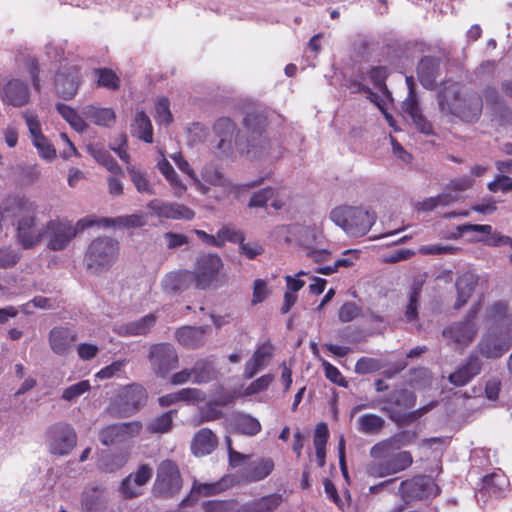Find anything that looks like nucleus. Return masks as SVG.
<instances>
[{
    "label": "nucleus",
    "instance_id": "obj_31",
    "mask_svg": "<svg viewBox=\"0 0 512 512\" xmlns=\"http://www.w3.org/2000/svg\"><path fill=\"white\" fill-rule=\"evenodd\" d=\"M157 168L167 181L170 189L173 192V195L177 198H182L187 192V186L177 174L170 162L163 157L158 161Z\"/></svg>",
    "mask_w": 512,
    "mask_h": 512
},
{
    "label": "nucleus",
    "instance_id": "obj_50",
    "mask_svg": "<svg viewBox=\"0 0 512 512\" xmlns=\"http://www.w3.org/2000/svg\"><path fill=\"white\" fill-rule=\"evenodd\" d=\"M437 63L434 59L424 58L418 65V77L423 86L430 88L436 80Z\"/></svg>",
    "mask_w": 512,
    "mask_h": 512
},
{
    "label": "nucleus",
    "instance_id": "obj_18",
    "mask_svg": "<svg viewBox=\"0 0 512 512\" xmlns=\"http://www.w3.org/2000/svg\"><path fill=\"white\" fill-rule=\"evenodd\" d=\"M478 313V308H473L465 321L455 323L444 330V336L455 344L456 347L469 345L474 339L477 327L474 319Z\"/></svg>",
    "mask_w": 512,
    "mask_h": 512
},
{
    "label": "nucleus",
    "instance_id": "obj_57",
    "mask_svg": "<svg viewBox=\"0 0 512 512\" xmlns=\"http://www.w3.org/2000/svg\"><path fill=\"white\" fill-rule=\"evenodd\" d=\"M90 389V382L88 380H82L64 389L62 393V399L68 402L75 401Z\"/></svg>",
    "mask_w": 512,
    "mask_h": 512
},
{
    "label": "nucleus",
    "instance_id": "obj_38",
    "mask_svg": "<svg viewBox=\"0 0 512 512\" xmlns=\"http://www.w3.org/2000/svg\"><path fill=\"white\" fill-rule=\"evenodd\" d=\"M477 283L476 276L471 272L460 275L456 281L457 299L455 308L459 309L465 305L470 298Z\"/></svg>",
    "mask_w": 512,
    "mask_h": 512
},
{
    "label": "nucleus",
    "instance_id": "obj_46",
    "mask_svg": "<svg viewBox=\"0 0 512 512\" xmlns=\"http://www.w3.org/2000/svg\"><path fill=\"white\" fill-rule=\"evenodd\" d=\"M132 133L139 139L150 143L153 140V128L149 117L143 112L139 111L135 115L132 124Z\"/></svg>",
    "mask_w": 512,
    "mask_h": 512
},
{
    "label": "nucleus",
    "instance_id": "obj_47",
    "mask_svg": "<svg viewBox=\"0 0 512 512\" xmlns=\"http://www.w3.org/2000/svg\"><path fill=\"white\" fill-rule=\"evenodd\" d=\"M480 371V363L477 359H470V361L463 367L459 368L456 372L449 376V380L456 386L465 385L472 377L477 375Z\"/></svg>",
    "mask_w": 512,
    "mask_h": 512
},
{
    "label": "nucleus",
    "instance_id": "obj_59",
    "mask_svg": "<svg viewBox=\"0 0 512 512\" xmlns=\"http://www.w3.org/2000/svg\"><path fill=\"white\" fill-rule=\"evenodd\" d=\"M273 379L274 377L271 374H266L257 378L245 388L242 395L250 396L266 390L269 387V385L273 382Z\"/></svg>",
    "mask_w": 512,
    "mask_h": 512
},
{
    "label": "nucleus",
    "instance_id": "obj_55",
    "mask_svg": "<svg viewBox=\"0 0 512 512\" xmlns=\"http://www.w3.org/2000/svg\"><path fill=\"white\" fill-rule=\"evenodd\" d=\"M243 235V232L234 225H224L216 233L217 243H219L218 248L223 247L226 242L239 243Z\"/></svg>",
    "mask_w": 512,
    "mask_h": 512
},
{
    "label": "nucleus",
    "instance_id": "obj_42",
    "mask_svg": "<svg viewBox=\"0 0 512 512\" xmlns=\"http://www.w3.org/2000/svg\"><path fill=\"white\" fill-rule=\"evenodd\" d=\"M270 358V349L266 345L259 346L252 357L245 364L243 376L246 379L254 377L266 364Z\"/></svg>",
    "mask_w": 512,
    "mask_h": 512
},
{
    "label": "nucleus",
    "instance_id": "obj_43",
    "mask_svg": "<svg viewBox=\"0 0 512 512\" xmlns=\"http://www.w3.org/2000/svg\"><path fill=\"white\" fill-rule=\"evenodd\" d=\"M234 129V123L229 118H221L214 125L215 133L219 137L217 148L223 153L231 150Z\"/></svg>",
    "mask_w": 512,
    "mask_h": 512
},
{
    "label": "nucleus",
    "instance_id": "obj_51",
    "mask_svg": "<svg viewBox=\"0 0 512 512\" xmlns=\"http://www.w3.org/2000/svg\"><path fill=\"white\" fill-rule=\"evenodd\" d=\"M58 113L70 124L77 132H84L87 129L85 120L73 108L65 104H57Z\"/></svg>",
    "mask_w": 512,
    "mask_h": 512
},
{
    "label": "nucleus",
    "instance_id": "obj_30",
    "mask_svg": "<svg viewBox=\"0 0 512 512\" xmlns=\"http://www.w3.org/2000/svg\"><path fill=\"white\" fill-rule=\"evenodd\" d=\"M217 437L208 428H202L195 433L191 442V451L197 456H205L210 454L217 447Z\"/></svg>",
    "mask_w": 512,
    "mask_h": 512
},
{
    "label": "nucleus",
    "instance_id": "obj_4",
    "mask_svg": "<svg viewBox=\"0 0 512 512\" xmlns=\"http://www.w3.org/2000/svg\"><path fill=\"white\" fill-rule=\"evenodd\" d=\"M199 180L206 191L197 192L216 202H223L230 198L238 199L261 182L236 183L212 165H206L201 169Z\"/></svg>",
    "mask_w": 512,
    "mask_h": 512
},
{
    "label": "nucleus",
    "instance_id": "obj_54",
    "mask_svg": "<svg viewBox=\"0 0 512 512\" xmlns=\"http://www.w3.org/2000/svg\"><path fill=\"white\" fill-rule=\"evenodd\" d=\"M193 383H207L215 377V370L212 362L207 360L198 361L192 368Z\"/></svg>",
    "mask_w": 512,
    "mask_h": 512
},
{
    "label": "nucleus",
    "instance_id": "obj_52",
    "mask_svg": "<svg viewBox=\"0 0 512 512\" xmlns=\"http://www.w3.org/2000/svg\"><path fill=\"white\" fill-rule=\"evenodd\" d=\"M127 170L133 185L139 193L147 195H153L155 193L145 172L135 166H128Z\"/></svg>",
    "mask_w": 512,
    "mask_h": 512
},
{
    "label": "nucleus",
    "instance_id": "obj_19",
    "mask_svg": "<svg viewBox=\"0 0 512 512\" xmlns=\"http://www.w3.org/2000/svg\"><path fill=\"white\" fill-rule=\"evenodd\" d=\"M181 487V479L177 466L171 461H163L157 471L154 490L157 494L170 495Z\"/></svg>",
    "mask_w": 512,
    "mask_h": 512
},
{
    "label": "nucleus",
    "instance_id": "obj_13",
    "mask_svg": "<svg viewBox=\"0 0 512 512\" xmlns=\"http://www.w3.org/2000/svg\"><path fill=\"white\" fill-rule=\"evenodd\" d=\"M45 441L50 453L64 456L76 446L77 436L70 425L58 423L46 431Z\"/></svg>",
    "mask_w": 512,
    "mask_h": 512
},
{
    "label": "nucleus",
    "instance_id": "obj_21",
    "mask_svg": "<svg viewBox=\"0 0 512 512\" xmlns=\"http://www.w3.org/2000/svg\"><path fill=\"white\" fill-rule=\"evenodd\" d=\"M79 83V71L75 65L62 66L56 74V91L64 99H72L76 95Z\"/></svg>",
    "mask_w": 512,
    "mask_h": 512
},
{
    "label": "nucleus",
    "instance_id": "obj_14",
    "mask_svg": "<svg viewBox=\"0 0 512 512\" xmlns=\"http://www.w3.org/2000/svg\"><path fill=\"white\" fill-rule=\"evenodd\" d=\"M22 117L28 128L31 142L36 148L37 153L41 159L47 162H52L56 158V149L50 140L42 133L41 123L36 114L26 111Z\"/></svg>",
    "mask_w": 512,
    "mask_h": 512
},
{
    "label": "nucleus",
    "instance_id": "obj_23",
    "mask_svg": "<svg viewBox=\"0 0 512 512\" xmlns=\"http://www.w3.org/2000/svg\"><path fill=\"white\" fill-rule=\"evenodd\" d=\"M205 400L206 395L202 390L197 388H184L159 397L158 403L161 407H169L178 403L199 405Z\"/></svg>",
    "mask_w": 512,
    "mask_h": 512
},
{
    "label": "nucleus",
    "instance_id": "obj_34",
    "mask_svg": "<svg viewBox=\"0 0 512 512\" xmlns=\"http://www.w3.org/2000/svg\"><path fill=\"white\" fill-rule=\"evenodd\" d=\"M402 107H403V110L411 117L416 128L421 133L426 134V135H429L432 133V126L422 116L420 109L418 107L416 96L414 95V93L411 89L409 91V95L403 101Z\"/></svg>",
    "mask_w": 512,
    "mask_h": 512
},
{
    "label": "nucleus",
    "instance_id": "obj_9",
    "mask_svg": "<svg viewBox=\"0 0 512 512\" xmlns=\"http://www.w3.org/2000/svg\"><path fill=\"white\" fill-rule=\"evenodd\" d=\"M96 226V217L87 216L72 224L68 220L54 219L46 222L47 246L54 251L65 249L71 240L88 227Z\"/></svg>",
    "mask_w": 512,
    "mask_h": 512
},
{
    "label": "nucleus",
    "instance_id": "obj_1",
    "mask_svg": "<svg viewBox=\"0 0 512 512\" xmlns=\"http://www.w3.org/2000/svg\"><path fill=\"white\" fill-rule=\"evenodd\" d=\"M484 323L491 330L481 340L479 349L487 358H498L509 348L512 340V313L506 303L499 301L485 311Z\"/></svg>",
    "mask_w": 512,
    "mask_h": 512
},
{
    "label": "nucleus",
    "instance_id": "obj_32",
    "mask_svg": "<svg viewBox=\"0 0 512 512\" xmlns=\"http://www.w3.org/2000/svg\"><path fill=\"white\" fill-rule=\"evenodd\" d=\"M508 487V479L501 472H493L490 475H487L482 480V488L477 493L478 501L483 498L486 494L499 497Z\"/></svg>",
    "mask_w": 512,
    "mask_h": 512
},
{
    "label": "nucleus",
    "instance_id": "obj_5",
    "mask_svg": "<svg viewBox=\"0 0 512 512\" xmlns=\"http://www.w3.org/2000/svg\"><path fill=\"white\" fill-rule=\"evenodd\" d=\"M386 77L387 70L385 67H374L366 73L361 72L359 79H351L348 88L353 93H366L367 98L383 113L388 125L395 127L394 118L386 111V106L391 101V94L385 85Z\"/></svg>",
    "mask_w": 512,
    "mask_h": 512
},
{
    "label": "nucleus",
    "instance_id": "obj_33",
    "mask_svg": "<svg viewBox=\"0 0 512 512\" xmlns=\"http://www.w3.org/2000/svg\"><path fill=\"white\" fill-rule=\"evenodd\" d=\"M82 115L91 123L104 127L111 126L116 120V115L113 109L100 107L94 104L84 106L82 108Z\"/></svg>",
    "mask_w": 512,
    "mask_h": 512
},
{
    "label": "nucleus",
    "instance_id": "obj_37",
    "mask_svg": "<svg viewBox=\"0 0 512 512\" xmlns=\"http://www.w3.org/2000/svg\"><path fill=\"white\" fill-rule=\"evenodd\" d=\"M228 481L229 480L226 478H223L221 481L215 483H198L195 481L190 495L183 500V504L189 505L190 503L196 501L199 496H207L220 493L232 484L228 483Z\"/></svg>",
    "mask_w": 512,
    "mask_h": 512
},
{
    "label": "nucleus",
    "instance_id": "obj_35",
    "mask_svg": "<svg viewBox=\"0 0 512 512\" xmlns=\"http://www.w3.org/2000/svg\"><path fill=\"white\" fill-rule=\"evenodd\" d=\"M208 331L209 328L206 326H185L176 331V338L183 346L196 348L204 343Z\"/></svg>",
    "mask_w": 512,
    "mask_h": 512
},
{
    "label": "nucleus",
    "instance_id": "obj_2",
    "mask_svg": "<svg viewBox=\"0 0 512 512\" xmlns=\"http://www.w3.org/2000/svg\"><path fill=\"white\" fill-rule=\"evenodd\" d=\"M399 446L393 445V440H384L376 443L370 449V456L373 458L367 467L366 472L373 478H383L397 474L410 467L413 457L408 451H395Z\"/></svg>",
    "mask_w": 512,
    "mask_h": 512
},
{
    "label": "nucleus",
    "instance_id": "obj_60",
    "mask_svg": "<svg viewBox=\"0 0 512 512\" xmlns=\"http://www.w3.org/2000/svg\"><path fill=\"white\" fill-rule=\"evenodd\" d=\"M155 119L160 124H170L172 122V114L170 111V105L167 98H159L155 106Z\"/></svg>",
    "mask_w": 512,
    "mask_h": 512
},
{
    "label": "nucleus",
    "instance_id": "obj_15",
    "mask_svg": "<svg viewBox=\"0 0 512 512\" xmlns=\"http://www.w3.org/2000/svg\"><path fill=\"white\" fill-rule=\"evenodd\" d=\"M399 493L405 501H411L436 496L439 489L433 479L421 476L401 482Z\"/></svg>",
    "mask_w": 512,
    "mask_h": 512
},
{
    "label": "nucleus",
    "instance_id": "obj_10",
    "mask_svg": "<svg viewBox=\"0 0 512 512\" xmlns=\"http://www.w3.org/2000/svg\"><path fill=\"white\" fill-rule=\"evenodd\" d=\"M262 118L247 116L245 130L237 134L235 145L241 154L255 158L266 148V138L263 136Z\"/></svg>",
    "mask_w": 512,
    "mask_h": 512
},
{
    "label": "nucleus",
    "instance_id": "obj_58",
    "mask_svg": "<svg viewBox=\"0 0 512 512\" xmlns=\"http://www.w3.org/2000/svg\"><path fill=\"white\" fill-rule=\"evenodd\" d=\"M205 512H240L236 501H209L204 505Z\"/></svg>",
    "mask_w": 512,
    "mask_h": 512
},
{
    "label": "nucleus",
    "instance_id": "obj_29",
    "mask_svg": "<svg viewBox=\"0 0 512 512\" xmlns=\"http://www.w3.org/2000/svg\"><path fill=\"white\" fill-rule=\"evenodd\" d=\"M146 224L147 216L142 212L116 218H96V226L103 228L112 226L118 228H139Z\"/></svg>",
    "mask_w": 512,
    "mask_h": 512
},
{
    "label": "nucleus",
    "instance_id": "obj_64",
    "mask_svg": "<svg viewBox=\"0 0 512 512\" xmlns=\"http://www.w3.org/2000/svg\"><path fill=\"white\" fill-rule=\"evenodd\" d=\"M275 195V190L272 187H266L255 192L249 201V207H263Z\"/></svg>",
    "mask_w": 512,
    "mask_h": 512
},
{
    "label": "nucleus",
    "instance_id": "obj_6",
    "mask_svg": "<svg viewBox=\"0 0 512 512\" xmlns=\"http://www.w3.org/2000/svg\"><path fill=\"white\" fill-rule=\"evenodd\" d=\"M19 213L15 220V240L23 249H32L41 244L46 235V222L38 216V206L27 199H19Z\"/></svg>",
    "mask_w": 512,
    "mask_h": 512
},
{
    "label": "nucleus",
    "instance_id": "obj_53",
    "mask_svg": "<svg viewBox=\"0 0 512 512\" xmlns=\"http://www.w3.org/2000/svg\"><path fill=\"white\" fill-rule=\"evenodd\" d=\"M187 277V272L173 271L167 273L161 280L162 290L167 293H175L181 289Z\"/></svg>",
    "mask_w": 512,
    "mask_h": 512
},
{
    "label": "nucleus",
    "instance_id": "obj_28",
    "mask_svg": "<svg viewBox=\"0 0 512 512\" xmlns=\"http://www.w3.org/2000/svg\"><path fill=\"white\" fill-rule=\"evenodd\" d=\"M282 503V494L272 493L241 504L240 512H275Z\"/></svg>",
    "mask_w": 512,
    "mask_h": 512
},
{
    "label": "nucleus",
    "instance_id": "obj_24",
    "mask_svg": "<svg viewBox=\"0 0 512 512\" xmlns=\"http://www.w3.org/2000/svg\"><path fill=\"white\" fill-rule=\"evenodd\" d=\"M146 398V391L142 386H127L120 395L121 412L124 415L135 413L145 403Z\"/></svg>",
    "mask_w": 512,
    "mask_h": 512
},
{
    "label": "nucleus",
    "instance_id": "obj_62",
    "mask_svg": "<svg viewBox=\"0 0 512 512\" xmlns=\"http://www.w3.org/2000/svg\"><path fill=\"white\" fill-rule=\"evenodd\" d=\"M176 166L181 172H183L190 178L191 184L196 191H206V188L199 180L200 174L198 175L195 172V170L191 167V165L186 159L181 160L179 163L176 164Z\"/></svg>",
    "mask_w": 512,
    "mask_h": 512
},
{
    "label": "nucleus",
    "instance_id": "obj_17",
    "mask_svg": "<svg viewBox=\"0 0 512 512\" xmlns=\"http://www.w3.org/2000/svg\"><path fill=\"white\" fill-rule=\"evenodd\" d=\"M141 430L142 424L137 421L113 424L100 431L99 440L106 446L125 443L130 439L137 437Z\"/></svg>",
    "mask_w": 512,
    "mask_h": 512
},
{
    "label": "nucleus",
    "instance_id": "obj_8",
    "mask_svg": "<svg viewBox=\"0 0 512 512\" xmlns=\"http://www.w3.org/2000/svg\"><path fill=\"white\" fill-rule=\"evenodd\" d=\"M196 287L216 289L227 283L224 262L217 254L206 253L198 256L192 272Z\"/></svg>",
    "mask_w": 512,
    "mask_h": 512
},
{
    "label": "nucleus",
    "instance_id": "obj_26",
    "mask_svg": "<svg viewBox=\"0 0 512 512\" xmlns=\"http://www.w3.org/2000/svg\"><path fill=\"white\" fill-rule=\"evenodd\" d=\"M105 489L98 486H87L81 496L82 510L85 512H101L107 506Z\"/></svg>",
    "mask_w": 512,
    "mask_h": 512
},
{
    "label": "nucleus",
    "instance_id": "obj_20",
    "mask_svg": "<svg viewBox=\"0 0 512 512\" xmlns=\"http://www.w3.org/2000/svg\"><path fill=\"white\" fill-rule=\"evenodd\" d=\"M150 361L157 373L164 376L175 368L178 357L172 345L162 343L151 348Z\"/></svg>",
    "mask_w": 512,
    "mask_h": 512
},
{
    "label": "nucleus",
    "instance_id": "obj_27",
    "mask_svg": "<svg viewBox=\"0 0 512 512\" xmlns=\"http://www.w3.org/2000/svg\"><path fill=\"white\" fill-rule=\"evenodd\" d=\"M460 229L461 231H473L482 234L481 237L475 240L483 242L488 246L509 244L512 248V239L508 236L501 235L500 233L493 232L491 225L467 224L463 225Z\"/></svg>",
    "mask_w": 512,
    "mask_h": 512
},
{
    "label": "nucleus",
    "instance_id": "obj_45",
    "mask_svg": "<svg viewBox=\"0 0 512 512\" xmlns=\"http://www.w3.org/2000/svg\"><path fill=\"white\" fill-rule=\"evenodd\" d=\"M177 415V410H169L154 417L148 424L147 430L152 434L168 433L173 428V421Z\"/></svg>",
    "mask_w": 512,
    "mask_h": 512
},
{
    "label": "nucleus",
    "instance_id": "obj_49",
    "mask_svg": "<svg viewBox=\"0 0 512 512\" xmlns=\"http://www.w3.org/2000/svg\"><path fill=\"white\" fill-rule=\"evenodd\" d=\"M235 397L236 395H226L223 397H217L213 401H210L206 408L201 410V419L196 424L219 419L222 416V413L221 411L217 410L215 406H224L231 402Z\"/></svg>",
    "mask_w": 512,
    "mask_h": 512
},
{
    "label": "nucleus",
    "instance_id": "obj_63",
    "mask_svg": "<svg viewBox=\"0 0 512 512\" xmlns=\"http://www.w3.org/2000/svg\"><path fill=\"white\" fill-rule=\"evenodd\" d=\"M127 459L123 455H110L100 460L99 467L107 472H114L122 468Z\"/></svg>",
    "mask_w": 512,
    "mask_h": 512
},
{
    "label": "nucleus",
    "instance_id": "obj_16",
    "mask_svg": "<svg viewBox=\"0 0 512 512\" xmlns=\"http://www.w3.org/2000/svg\"><path fill=\"white\" fill-rule=\"evenodd\" d=\"M153 469L148 464H143L122 480L119 492L124 499H133L144 493V487L150 481Z\"/></svg>",
    "mask_w": 512,
    "mask_h": 512
},
{
    "label": "nucleus",
    "instance_id": "obj_56",
    "mask_svg": "<svg viewBox=\"0 0 512 512\" xmlns=\"http://www.w3.org/2000/svg\"><path fill=\"white\" fill-rule=\"evenodd\" d=\"M98 84L109 90H116L120 86L119 76L111 69L102 68L95 71Z\"/></svg>",
    "mask_w": 512,
    "mask_h": 512
},
{
    "label": "nucleus",
    "instance_id": "obj_40",
    "mask_svg": "<svg viewBox=\"0 0 512 512\" xmlns=\"http://www.w3.org/2000/svg\"><path fill=\"white\" fill-rule=\"evenodd\" d=\"M299 234V243L307 249L321 246L325 241L323 229L319 225L295 227Z\"/></svg>",
    "mask_w": 512,
    "mask_h": 512
},
{
    "label": "nucleus",
    "instance_id": "obj_39",
    "mask_svg": "<svg viewBox=\"0 0 512 512\" xmlns=\"http://www.w3.org/2000/svg\"><path fill=\"white\" fill-rule=\"evenodd\" d=\"M156 322V317L153 314H148L139 320L129 322L121 325L116 329V332L122 336L143 335L150 331Z\"/></svg>",
    "mask_w": 512,
    "mask_h": 512
},
{
    "label": "nucleus",
    "instance_id": "obj_41",
    "mask_svg": "<svg viewBox=\"0 0 512 512\" xmlns=\"http://www.w3.org/2000/svg\"><path fill=\"white\" fill-rule=\"evenodd\" d=\"M230 426L239 433L254 436L261 431L259 420L249 414H236L230 419Z\"/></svg>",
    "mask_w": 512,
    "mask_h": 512
},
{
    "label": "nucleus",
    "instance_id": "obj_11",
    "mask_svg": "<svg viewBox=\"0 0 512 512\" xmlns=\"http://www.w3.org/2000/svg\"><path fill=\"white\" fill-rule=\"evenodd\" d=\"M117 256V241L109 237L95 239L86 252L87 269L95 274L106 270L114 263Z\"/></svg>",
    "mask_w": 512,
    "mask_h": 512
},
{
    "label": "nucleus",
    "instance_id": "obj_3",
    "mask_svg": "<svg viewBox=\"0 0 512 512\" xmlns=\"http://www.w3.org/2000/svg\"><path fill=\"white\" fill-rule=\"evenodd\" d=\"M439 108L446 115L473 122L480 116L482 102L478 95L462 91L459 84L445 83L439 93Z\"/></svg>",
    "mask_w": 512,
    "mask_h": 512
},
{
    "label": "nucleus",
    "instance_id": "obj_48",
    "mask_svg": "<svg viewBox=\"0 0 512 512\" xmlns=\"http://www.w3.org/2000/svg\"><path fill=\"white\" fill-rule=\"evenodd\" d=\"M384 424L382 417L372 413L364 414L357 419V429L364 434H378Z\"/></svg>",
    "mask_w": 512,
    "mask_h": 512
},
{
    "label": "nucleus",
    "instance_id": "obj_22",
    "mask_svg": "<svg viewBox=\"0 0 512 512\" xmlns=\"http://www.w3.org/2000/svg\"><path fill=\"white\" fill-rule=\"evenodd\" d=\"M147 207L159 218L191 220L195 216L194 211L185 205L159 199L151 200Z\"/></svg>",
    "mask_w": 512,
    "mask_h": 512
},
{
    "label": "nucleus",
    "instance_id": "obj_12",
    "mask_svg": "<svg viewBox=\"0 0 512 512\" xmlns=\"http://www.w3.org/2000/svg\"><path fill=\"white\" fill-rule=\"evenodd\" d=\"M31 90L26 80L7 76L0 80V101L5 106L21 108L29 104Z\"/></svg>",
    "mask_w": 512,
    "mask_h": 512
},
{
    "label": "nucleus",
    "instance_id": "obj_7",
    "mask_svg": "<svg viewBox=\"0 0 512 512\" xmlns=\"http://www.w3.org/2000/svg\"><path fill=\"white\" fill-rule=\"evenodd\" d=\"M329 219L350 237L366 235L376 222V214L367 206L339 205L330 211Z\"/></svg>",
    "mask_w": 512,
    "mask_h": 512
},
{
    "label": "nucleus",
    "instance_id": "obj_25",
    "mask_svg": "<svg viewBox=\"0 0 512 512\" xmlns=\"http://www.w3.org/2000/svg\"><path fill=\"white\" fill-rule=\"evenodd\" d=\"M274 469V462L271 458H261L251 462L239 473L241 481L246 483L258 482L265 479Z\"/></svg>",
    "mask_w": 512,
    "mask_h": 512
},
{
    "label": "nucleus",
    "instance_id": "obj_44",
    "mask_svg": "<svg viewBox=\"0 0 512 512\" xmlns=\"http://www.w3.org/2000/svg\"><path fill=\"white\" fill-rule=\"evenodd\" d=\"M88 153L102 166H104L112 174H121V167L110 156V154L101 146L97 144H90L87 146Z\"/></svg>",
    "mask_w": 512,
    "mask_h": 512
},
{
    "label": "nucleus",
    "instance_id": "obj_36",
    "mask_svg": "<svg viewBox=\"0 0 512 512\" xmlns=\"http://www.w3.org/2000/svg\"><path fill=\"white\" fill-rule=\"evenodd\" d=\"M76 340V334L67 328H55L50 332L51 349L58 355L66 354Z\"/></svg>",
    "mask_w": 512,
    "mask_h": 512
},
{
    "label": "nucleus",
    "instance_id": "obj_61",
    "mask_svg": "<svg viewBox=\"0 0 512 512\" xmlns=\"http://www.w3.org/2000/svg\"><path fill=\"white\" fill-rule=\"evenodd\" d=\"M239 252L248 259H254L264 251L263 246L258 242H245L244 235L239 241Z\"/></svg>",
    "mask_w": 512,
    "mask_h": 512
}]
</instances>
